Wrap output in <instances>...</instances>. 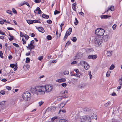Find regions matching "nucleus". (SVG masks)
<instances>
[{
	"mask_svg": "<svg viewBox=\"0 0 122 122\" xmlns=\"http://www.w3.org/2000/svg\"><path fill=\"white\" fill-rule=\"evenodd\" d=\"M109 38L108 35H106L102 37V41L103 40L104 41H107L108 38Z\"/></svg>",
	"mask_w": 122,
	"mask_h": 122,
	"instance_id": "nucleus-9",
	"label": "nucleus"
},
{
	"mask_svg": "<svg viewBox=\"0 0 122 122\" xmlns=\"http://www.w3.org/2000/svg\"><path fill=\"white\" fill-rule=\"evenodd\" d=\"M91 109L90 107H86L83 109V111L84 112H88L90 111Z\"/></svg>",
	"mask_w": 122,
	"mask_h": 122,
	"instance_id": "nucleus-17",
	"label": "nucleus"
},
{
	"mask_svg": "<svg viewBox=\"0 0 122 122\" xmlns=\"http://www.w3.org/2000/svg\"><path fill=\"white\" fill-rule=\"evenodd\" d=\"M62 86L64 87H66L67 85L65 83H64L61 84Z\"/></svg>",
	"mask_w": 122,
	"mask_h": 122,
	"instance_id": "nucleus-45",
	"label": "nucleus"
},
{
	"mask_svg": "<svg viewBox=\"0 0 122 122\" xmlns=\"http://www.w3.org/2000/svg\"><path fill=\"white\" fill-rule=\"evenodd\" d=\"M42 17L44 18L48 19L49 18V16L48 15L45 14L42 15Z\"/></svg>",
	"mask_w": 122,
	"mask_h": 122,
	"instance_id": "nucleus-19",
	"label": "nucleus"
},
{
	"mask_svg": "<svg viewBox=\"0 0 122 122\" xmlns=\"http://www.w3.org/2000/svg\"><path fill=\"white\" fill-rule=\"evenodd\" d=\"M119 82L120 85L122 86V75L121 76V77L119 80Z\"/></svg>",
	"mask_w": 122,
	"mask_h": 122,
	"instance_id": "nucleus-21",
	"label": "nucleus"
},
{
	"mask_svg": "<svg viewBox=\"0 0 122 122\" xmlns=\"http://www.w3.org/2000/svg\"><path fill=\"white\" fill-rule=\"evenodd\" d=\"M111 16L106 15H101L100 16L102 19H105L107 18L108 17H110Z\"/></svg>",
	"mask_w": 122,
	"mask_h": 122,
	"instance_id": "nucleus-14",
	"label": "nucleus"
},
{
	"mask_svg": "<svg viewBox=\"0 0 122 122\" xmlns=\"http://www.w3.org/2000/svg\"><path fill=\"white\" fill-rule=\"evenodd\" d=\"M6 12L8 14H12V11L10 10H8L6 11Z\"/></svg>",
	"mask_w": 122,
	"mask_h": 122,
	"instance_id": "nucleus-40",
	"label": "nucleus"
},
{
	"mask_svg": "<svg viewBox=\"0 0 122 122\" xmlns=\"http://www.w3.org/2000/svg\"><path fill=\"white\" fill-rule=\"evenodd\" d=\"M47 38L48 40H50L52 39V37L50 35H48L47 37Z\"/></svg>",
	"mask_w": 122,
	"mask_h": 122,
	"instance_id": "nucleus-30",
	"label": "nucleus"
},
{
	"mask_svg": "<svg viewBox=\"0 0 122 122\" xmlns=\"http://www.w3.org/2000/svg\"><path fill=\"white\" fill-rule=\"evenodd\" d=\"M36 27L40 32H41L42 33L44 32V30L42 27H38L37 26H36Z\"/></svg>",
	"mask_w": 122,
	"mask_h": 122,
	"instance_id": "nucleus-8",
	"label": "nucleus"
},
{
	"mask_svg": "<svg viewBox=\"0 0 122 122\" xmlns=\"http://www.w3.org/2000/svg\"><path fill=\"white\" fill-rule=\"evenodd\" d=\"M80 118L81 119V122H88L90 121L91 118L89 116L87 115H85L81 117Z\"/></svg>",
	"mask_w": 122,
	"mask_h": 122,
	"instance_id": "nucleus-5",
	"label": "nucleus"
},
{
	"mask_svg": "<svg viewBox=\"0 0 122 122\" xmlns=\"http://www.w3.org/2000/svg\"><path fill=\"white\" fill-rule=\"evenodd\" d=\"M74 71L76 72V73L78 74L79 72V71L78 70V69H74Z\"/></svg>",
	"mask_w": 122,
	"mask_h": 122,
	"instance_id": "nucleus-61",
	"label": "nucleus"
},
{
	"mask_svg": "<svg viewBox=\"0 0 122 122\" xmlns=\"http://www.w3.org/2000/svg\"><path fill=\"white\" fill-rule=\"evenodd\" d=\"M71 40H72L74 42H75L77 40V38L76 37H72Z\"/></svg>",
	"mask_w": 122,
	"mask_h": 122,
	"instance_id": "nucleus-25",
	"label": "nucleus"
},
{
	"mask_svg": "<svg viewBox=\"0 0 122 122\" xmlns=\"http://www.w3.org/2000/svg\"><path fill=\"white\" fill-rule=\"evenodd\" d=\"M89 73L88 74L89 75L90 78V79H91L92 78V76L91 74V72L90 71H89Z\"/></svg>",
	"mask_w": 122,
	"mask_h": 122,
	"instance_id": "nucleus-39",
	"label": "nucleus"
},
{
	"mask_svg": "<svg viewBox=\"0 0 122 122\" xmlns=\"http://www.w3.org/2000/svg\"><path fill=\"white\" fill-rule=\"evenodd\" d=\"M12 11L14 14H17L16 10L14 8L12 9Z\"/></svg>",
	"mask_w": 122,
	"mask_h": 122,
	"instance_id": "nucleus-38",
	"label": "nucleus"
},
{
	"mask_svg": "<svg viewBox=\"0 0 122 122\" xmlns=\"http://www.w3.org/2000/svg\"><path fill=\"white\" fill-rule=\"evenodd\" d=\"M35 45H34L31 44H28V46L27 47V48H28L29 47H30L32 49H34L35 46Z\"/></svg>",
	"mask_w": 122,
	"mask_h": 122,
	"instance_id": "nucleus-18",
	"label": "nucleus"
},
{
	"mask_svg": "<svg viewBox=\"0 0 122 122\" xmlns=\"http://www.w3.org/2000/svg\"><path fill=\"white\" fill-rule=\"evenodd\" d=\"M80 64L86 70H88L90 66L86 62L84 61H81Z\"/></svg>",
	"mask_w": 122,
	"mask_h": 122,
	"instance_id": "nucleus-6",
	"label": "nucleus"
},
{
	"mask_svg": "<svg viewBox=\"0 0 122 122\" xmlns=\"http://www.w3.org/2000/svg\"><path fill=\"white\" fill-rule=\"evenodd\" d=\"M75 20L76 21L74 22V24L75 25H77L78 24V21L77 18H75Z\"/></svg>",
	"mask_w": 122,
	"mask_h": 122,
	"instance_id": "nucleus-32",
	"label": "nucleus"
},
{
	"mask_svg": "<svg viewBox=\"0 0 122 122\" xmlns=\"http://www.w3.org/2000/svg\"><path fill=\"white\" fill-rule=\"evenodd\" d=\"M22 41H23V44H24L26 43V41L24 40L23 38L22 39Z\"/></svg>",
	"mask_w": 122,
	"mask_h": 122,
	"instance_id": "nucleus-49",
	"label": "nucleus"
},
{
	"mask_svg": "<svg viewBox=\"0 0 122 122\" xmlns=\"http://www.w3.org/2000/svg\"><path fill=\"white\" fill-rule=\"evenodd\" d=\"M30 61V59L28 57H27L26 58V62L27 63H29Z\"/></svg>",
	"mask_w": 122,
	"mask_h": 122,
	"instance_id": "nucleus-29",
	"label": "nucleus"
},
{
	"mask_svg": "<svg viewBox=\"0 0 122 122\" xmlns=\"http://www.w3.org/2000/svg\"><path fill=\"white\" fill-rule=\"evenodd\" d=\"M6 102L5 101H4L0 102V105L2 106L4 105Z\"/></svg>",
	"mask_w": 122,
	"mask_h": 122,
	"instance_id": "nucleus-28",
	"label": "nucleus"
},
{
	"mask_svg": "<svg viewBox=\"0 0 122 122\" xmlns=\"http://www.w3.org/2000/svg\"><path fill=\"white\" fill-rule=\"evenodd\" d=\"M85 85L84 84H79L77 85V88L79 89H82L83 88H84L85 87Z\"/></svg>",
	"mask_w": 122,
	"mask_h": 122,
	"instance_id": "nucleus-10",
	"label": "nucleus"
},
{
	"mask_svg": "<svg viewBox=\"0 0 122 122\" xmlns=\"http://www.w3.org/2000/svg\"><path fill=\"white\" fill-rule=\"evenodd\" d=\"M69 73V72L68 71H64L63 74L64 75H67Z\"/></svg>",
	"mask_w": 122,
	"mask_h": 122,
	"instance_id": "nucleus-22",
	"label": "nucleus"
},
{
	"mask_svg": "<svg viewBox=\"0 0 122 122\" xmlns=\"http://www.w3.org/2000/svg\"><path fill=\"white\" fill-rule=\"evenodd\" d=\"M110 101H108L104 104V106L105 107H107L108 106L110 105Z\"/></svg>",
	"mask_w": 122,
	"mask_h": 122,
	"instance_id": "nucleus-23",
	"label": "nucleus"
},
{
	"mask_svg": "<svg viewBox=\"0 0 122 122\" xmlns=\"http://www.w3.org/2000/svg\"><path fill=\"white\" fill-rule=\"evenodd\" d=\"M112 51H107V57H109L112 56Z\"/></svg>",
	"mask_w": 122,
	"mask_h": 122,
	"instance_id": "nucleus-16",
	"label": "nucleus"
},
{
	"mask_svg": "<svg viewBox=\"0 0 122 122\" xmlns=\"http://www.w3.org/2000/svg\"><path fill=\"white\" fill-rule=\"evenodd\" d=\"M111 95L113 96H116L117 95L116 94L115 92H113L112 94Z\"/></svg>",
	"mask_w": 122,
	"mask_h": 122,
	"instance_id": "nucleus-64",
	"label": "nucleus"
},
{
	"mask_svg": "<svg viewBox=\"0 0 122 122\" xmlns=\"http://www.w3.org/2000/svg\"><path fill=\"white\" fill-rule=\"evenodd\" d=\"M58 30H57L56 32V35L57 36V38H59L60 36L61 35V34L60 33H59L58 35Z\"/></svg>",
	"mask_w": 122,
	"mask_h": 122,
	"instance_id": "nucleus-27",
	"label": "nucleus"
},
{
	"mask_svg": "<svg viewBox=\"0 0 122 122\" xmlns=\"http://www.w3.org/2000/svg\"><path fill=\"white\" fill-rule=\"evenodd\" d=\"M26 21L29 24H32L33 23H41V22H40L38 20H27Z\"/></svg>",
	"mask_w": 122,
	"mask_h": 122,
	"instance_id": "nucleus-7",
	"label": "nucleus"
},
{
	"mask_svg": "<svg viewBox=\"0 0 122 122\" xmlns=\"http://www.w3.org/2000/svg\"><path fill=\"white\" fill-rule=\"evenodd\" d=\"M36 11H38V13L39 14H40L42 13V12L40 8L38 7H37L35 10H34V12L35 13H36Z\"/></svg>",
	"mask_w": 122,
	"mask_h": 122,
	"instance_id": "nucleus-12",
	"label": "nucleus"
},
{
	"mask_svg": "<svg viewBox=\"0 0 122 122\" xmlns=\"http://www.w3.org/2000/svg\"><path fill=\"white\" fill-rule=\"evenodd\" d=\"M43 58V56H40L38 57V59L40 61H41Z\"/></svg>",
	"mask_w": 122,
	"mask_h": 122,
	"instance_id": "nucleus-41",
	"label": "nucleus"
},
{
	"mask_svg": "<svg viewBox=\"0 0 122 122\" xmlns=\"http://www.w3.org/2000/svg\"><path fill=\"white\" fill-rule=\"evenodd\" d=\"M72 29L71 28H69L67 30V31H68L69 32H71V33L72 31Z\"/></svg>",
	"mask_w": 122,
	"mask_h": 122,
	"instance_id": "nucleus-46",
	"label": "nucleus"
},
{
	"mask_svg": "<svg viewBox=\"0 0 122 122\" xmlns=\"http://www.w3.org/2000/svg\"><path fill=\"white\" fill-rule=\"evenodd\" d=\"M77 79L73 78L71 79V81H72L74 82H76L77 81Z\"/></svg>",
	"mask_w": 122,
	"mask_h": 122,
	"instance_id": "nucleus-35",
	"label": "nucleus"
},
{
	"mask_svg": "<svg viewBox=\"0 0 122 122\" xmlns=\"http://www.w3.org/2000/svg\"><path fill=\"white\" fill-rule=\"evenodd\" d=\"M57 117L55 116L52 118L51 119V120L52 121H54L55 119H57Z\"/></svg>",
	"mask_w": 122,
	"mask_h": 122,
	"instance_id": "nucleus-42",
	"label": "nucleus"
},
{
	"mask_svg": "<svg viewBox=\"0 0 122 122\" xmlns=\"http://www.w3.org/2000/svg\"><path fill=\"white\" fill-rule=\"evenodd\" d=\"M47 22L49 24H51L52 23V21L51 20H49L47 21Z\"/></svg>",
	"mask_w": 122,
	"mask_h": 122,
	"instance_id": "nucleus-50",
	"label": "nucleus"
},
{
	"mask_svg": "<svg viewBox=\"0 0 122 122\" xmlns=\"http://www.w3.org/2000/svg\"><path fill=\"white\" fill-rule=\"evenodd\" d=\"M6 88L8 90H10L11 89V88L9 86H7Z\"/></svg>",
	"mask_w": 122,
	"mask_h": 122,
	"instance_id": "nucleus-58",
	"label": "nucleus"
},
{
	"mask_svg": "<svg viewBox=\"0 0 122 122\" xmlns=\"http://www.w3.org/2000/svg\"><path fill=\"white\" fill-rule=\"evenodd\" d=\"M3 53H2V51H0V57L2 58H3Z\"/></svg>",
	"mask_w": 122,
	"mask_h": 122,
	"instance_id": "nucleus-48",
	"label": "nucleus"
},
{
	"mask_svg": "<svg viewBox=\"0 0 122 122\" xmlns=\"http://www.w3.org/2000/svg\"><path fill=\"white\" fill-rule=\"evenodd\" d=\"M71 34V32H69L68 31H67L66 33V35L68 36L69 35Z\"/></svg>",
	"mask_w": 122,
	"mask_h": 122,
	"instance_id": "nucleus-53",
	"label": "nucleus"
},
{
	"mask_svg": "<svg viewBox=\"0 0 122 122\" xmlns=\"http://www.w3.org/2000/svg\"><path fill=\"white\" fill-rule=\"evenodd\" d=\"M10 67L12 68H13L15 66V65L14 64H11L10 65Z\"/></svg>",
	"mask_w": 122,
	"mask_h": 122,
	"instance_id": "nucleus-60",
	"label": "nucleus"
},
{
	"mask_svg": "<svg viewBox=\"0 0 122 122\" xmlns=\"http://www.w3.org/2000/svg\"><path fill=\"white\" fill-rule=\"evenodd\" d=\"M68 36L67 35L65 34L64 38L63 39L64 40H65L67 38V37Z\"/></svg>",
	"mask_w": 122,
	"mask_h": 122,
	"instance_id": "nucleus-57",
	"label": "nucleus"
},
{
	"mask_svg": "<svg viewBox=\"0 0 122 122\" xmlns=\"http://www.w3.org/2000/svg\"><path fill=\"white\" fill-rule=\"evenodd\" d=\"M66 80V79L65 78H62L60 79L57 80L56 82L60 83L62 82H64Z\"/></svg>",
	"mask_w": 122,
	"mask_h": 122,
	"instance_id": "nucleus-13",
	"label": "nucleus"
},
{
	"mask_svg": "<svg viewBox=\"0 0 122 122\" xmlns=\"http://www.w3.org/2000/svg\"><path fill=\"white\" fill-rule=\"evenodd\" d=\"M94 41L95 44L98 46L100 45L103 41L102 38L98 36L95 37Z\"/></svg>",
	"mask_w": 122,
	"mask_h": 122,
	"instance_id": "nucleus-3",
	"label": "nucleus"
},
{
	"mask_svg": "<svg viewBox=\"0 0 122 122\" xmlns=\"http://www.w3.org/2000/svg\"><path fill=\"white\" fill-rule=\"evenodd\" d=\"M1 81H2L4 82H6L7 81V80L5 78L2 79Z\"/></svg>",
	"mask_w": 122,
	"mask_h": 122,
	"instance_id": "nucleus-59",
	"label": "nucleus"
},
{
	"mask_svg": "<svg viewBox=\"0 0 122 122\" xmlns=\"http://www.w3.org/2000/svg\"><path fill=\"white\" fill-rule=\"evenodd\" d=\"M7 29L8 30H14V29L12 28L8 27L7 28Z\"/></svg>",
	"mask_w": 122,
	"mask_h": 122,
	"instance_id": "nucleus-55",
	"label": "nucleus"
},
{
	"mask_svg": "<svg viewBox=\"0 0 122 122\" xmlns=\"http://www.w3.org/2000/svg\"><path fill=\"white\" fill-rule=\"evenodd\" d=\"M53 86H52L47 85L45 87L39 86L32 89L33 93L38 95L39 94H44L45 91L47 92H51L52 90Z\"/></svg>",
	"mask_w": 122,
	"mask_h": 122,
	"instance_id": "nucleus-1",
	"label": "nucleus"
},
{
	"mask_svg": "<svg viewBox=\"0 0 122 122\" xmlns=\"http://www.w3.org/2000/svg\"><path fill=\"white\" fill-rule=\"evenodd\" d=\"M0 93L2 95H4L5 94L4 91V90H2L0 92Z\"/></svg>",
	"mask_w": 122,
	"mask_h": 122,
	"instance_id": "nucleus-51",
	"label": "nucleus"
},
{
	"mask_svg": "<svg viewBox=\"0 0 122 122\" xmlns=\"http://www.w3.org/2000/svg\"><path fill=\"white\" fill-rule=\"evenodd\" d=\"M110 75L109 73L108 72V71L107 72L106 74V76L107 77H109Z\"/></svg>",
	"mask_w": 122,
	"mask_h": 122,
	"instance_id": "nucleus-54",
	"label": "nucleus"
},
{
	"mask_svg": "<svg viewBox=\"0 0 122 122\" xmlns=\"http://www.w3.org/2000/svg\"><path fill=\"white\" fill-rule=\"evenodd\" d=\"M24 37L25 38V39L26 40H28L29 38L28 36L27 35H25L24 36Z\"/></svg>",
	"mask_w": 122,
	"mask_h": 122,
	"instance_id": "nucleus-37",
	"label": "nucleus"
},
{
	"mask_svg": "<svg viewBox=\"0 0 122 122\" xmlns=\"http://www.w3.org/2000/svg\"><path fill=\"white\" fill-rule=\"evenodd\" d=\"M20 36L22 37H23L24 36V34L21 32H20Z\"/></svg>",
	"mask_w": 122,
	"mask_h": 122,
	"instance_id": "nucleus-62",
	"label": "nucleus"
},
{
	"mask_svg": "<svg viewBox=\"0 0 122 122\" xmlns=\"http://www.w3.org/2000/svg\"><path fill=\"white\" fill-rule=\"evenodd\" d=\"M44 103V102L42 101H41L39 102V104L40 106H41Z\"/></svg>",
	"mask_w": 122,
	"mask_h": 122,
	"instance_id": "nucleus-34",
	"label": "nucleus"
},
{
	"mask_svg": "<svg viewBox=\"0 0 122 122\" xmlns=\"http://www.w3.org/2000/svg\"><path fill=\"white\" fill-rule=\"evenodd\" d=\"M117 26V25L116 24H114L113 26H112V28H113V29L114 30H115L116 29V26Z\"/></svg>",
	"mask_w": 122,
	"mask_h": 122,
	"instance_id": "nucleus-47",
	"label": "nucleus"
},
{
	"mask_svg": "<svg viewBox=\"0 0 122 122\" xmlns=\"http://www.w3.org/2000/svg\"><path fill=\"white\" fill-rule=\"evenodd\" d=\"M109 10L111 11H113L114 10V7L113 6H111L110 7H108Z\"/></svg>",
	"mask_w": 122,
	"mask_h": 122,
	"instance_id": "nucleus-20",
	"label": "nucleus"
},
{
	"mask_svg": "<svg viewBox=\"0 0 122 122\" xmlns=\"http://www.w3.org/2000/svg\"><path fill=\"white\" fill-rule=\"evenodd\" d=\"M60 12L57 10H55L54 12V14L55 15L59 14Z\"/></svg>",
	"mask_w": 122,
	"mask_h": 122,
	"instance_id": "nucleus-33",
	"label": "nucleus"
},
{
	"mask_svg": "<svg viewBox=\"0 0 122 122\" xmlns=\"http://www.w3.org/2000/svg\"><path fill=\"white\" fill-rule=\"evenodd\" d=\"M9 36L10 37V38H9V40L10 41H12L13 39V36H11L10 34H9Z\"/></svg>",
	"mask_w": 122,
	"mask_h": 122,
	"instance_id": "nucleus-26",
	"label": "nucleus"
},
{
	"mask_svg": "<svg viewBox=\"0 0 122 122\" xmlns=\"http://www.w3.org/2000/svg\"><path fill=\"white\" fill-rule=\"evenodd\" d=\"M105 31L102 28H98L95 31V34L98 36H102L104 34Z\"/></svg>",
	"mask_w": 122,
	"mask_h": 122,
	"instance_id": "nucleus-4",
	"label": "nucleus"
},
{
	"mask_svg": "<svg viewBox=\"0 0 122 122\" xmlns=\"http://www.w3.org/2000/svg\"><path fill=\"white\" fill-rule=\"evenodd\" d=\"M115 68V66L113 64H112L111 65V66H110L109 69L110 70H113L114 68Z\"/></svg>",
	"mask_w": 122,
	"mask_h": 122,
	"instance_id": "nucleus-24",
	"label": "nucleus"
},
{
	"mask_svg": "<svg viewBox=\"0 0 122 122\" xmlns=\"http://www.w3.org/2000/svg\"><path fill=\"white\" fill-rule=\"evenodd\" d=\"M77 4L75 2L72 5V9L74 11H76V5Z\"/></svg>",
	"mask_w": 122,
	"mask_h": 122,
	"instance_id": "nucleus-15",
	"label": "nucleus"
},
{
	"mask_svg": "<svg viewBox=\"0 0 122 122\" xmlns=\"http://www.w3.org/2000/svg\"><path fill=\"white\" fill-rule=\"evenodd\" d=\"M0 34L3 35H5V34L3 32H2L1 30H0Z\"/></svg>",
	"mask_w": 122,
	"mask_h": 122,
	"instance_id": "nucleus-52",
	"label": "nucleus"
},
{
	"mask_svg": "<svg viewBox=\"0 0 122 122\" xmlns=\"http://www.w3.org/2000/svg\"><path fill=\"white\" fill-rule=\"evenodd\" d=\"M26 3H27V2L24 1V2H21L20 4L21 6H22V5H23L24 4H26Z\"/></svg>",
	"mask_w": 122,
	"mask_h": 122,
	"instance_id": "nucleus-43",
	"label": "nucleus"
},
{
	"mask_svg": "<svg viewBox=\"0 0 122 122\" xmlns=\"http://www.w3.org/2000/svg\"><path fill=\"white\" fill-rule=\"evenodd\" d=\"M49 110H51L52 109H55L56 108L54 106H52L49 108Z\"/></svg>",
	"mask_w": 122,
	"mask_h": 122,
	"instance_id": "nucleus-31",
	"label": "nucleus"
},
{
	"mask_svg": "<svg viewBox=\"0 0 122 122\" xmlns=\"http://www.w3.org/2000/svg\"><path fill=\"white\" fill-rule=\"evenodd\" d=\"M79 14L81 15H82L83 16L84 15V14L82 12H81L79 13Z\"/></svg>",
	"mask_w": 122,
	"mask_h": 122,
	"instance_id": "nucleus-63",
	"label": "nucleus"
},
{
	"mask_svg": "<svg viewBox=\"0 0 122 122\" xmlns=\"http://www.w3.org/2000/svg\"><path fill=\"white\" fill-rule=\"evenodd\" d=\"M13 44L14 46H15L16 47H19V45L17 44H16L15 43H13Z\"/></svg>",
	"mask_w": 122,
	"mask_h": 122,
	"instance_id": "nucleus-44",
	"label": "nucleus"
},
{
	"mask_svg": "<svg viewBox=\"0 0 122 122\" xmlns=\"http://www.w3.org/2000/svg\"><path fill=\"white\" fill-rule=\"evenodd\" d=\"M22 97L25 100L28 101L31 97V93L29 92H26L23 94Z\"/></svg>",
	"mask_w": 122,
	"mask_h": 122,
	"instance_id": "nucleus-2",
	"label": "nucleus"
},
{
	"mask_svg": "<svg viewBox=\"0 0 122 122\" xmlns=\"http://www.w3.org/2000/svg\"><path fill=\"white\" fill-rule=\"evenodd\" d=\"M97 56L95 55H90L88 56V58L89 59H96L97 58Z\"/></svg>",
	"mask_w": 122,
	"mask_h": 122,
	"instance_id": "nucleus-11",
	"label": "nucleus"
},
{
	"mask_svg": "<svg viewBox=\"0 0 122 122\" xmlns=\"http://www.w3.org/2000/svg\"><path fill=\"white\" fill-rule=\"evenodd\" d=\"M73 76H77L78 77H80V75H78V74H74L73 75Z\"/></svg>",
	"mask_w": 122,
	"mask_h": 122,
	"instance_id": "nucleus-56",
	"label": "nucleus"
},
{
	"mask_svg": "<svg viewBox=\"0 0 122 122\" xmlns=\"http://www.w3.org/2000/svg\"><path fill=\"white\" fill-rule=\"evenodd\" d=\"M34 2L36 3H39L41 1V0H34Z\"/></svg>",
	"mask_w": 122,
	"mask_h": 122,
	"instance_id": "nucleus-36",
	"label": "nucleus"
}]
</instances>
